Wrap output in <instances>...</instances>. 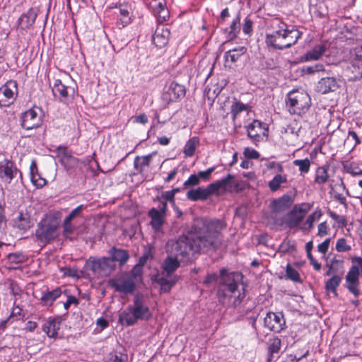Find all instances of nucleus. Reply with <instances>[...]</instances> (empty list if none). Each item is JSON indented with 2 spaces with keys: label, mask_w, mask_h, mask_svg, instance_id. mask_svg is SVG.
Returning a JSON list of instances; mask_svg holds the SVG:
<instances>
[{
  "label": "nucleus",
  "mask_w": 362,
  "mask_h": 362,
  "mask_svg": "<svg viewBox=\"0 0 362 362\" xmlns=\"http://www.w3.org/2000/svg\"><path fill=\"white\" fill-rule=\"evenodd\" d=\"M201 224L194 232L168 242L166 251L168 256L163 263L162 272L174 275L180 267V262L189 259L191 254L215 250L221 245V233L226 228V223L219 219H202Z\"/></svg>",
  "instance_id": "obj_1"
},
{
  "label": "nucleus",
  "mask_w": 362,
  "mask_h": 362,
  "mask_svg": "<svg viewBox=\"0 0 362 362\" xmlns=\"http://www.w3.org/2000/svg\"><path fill=\"white\" fill-rule=\"evenodd\" d=\"M272 32L267 33L265 43L269 48L283 50L291 47L301 38L303 33L296 25H287L279 18L271 23Z\"/></svg>",
  "instance_id": "obj_2"
},
{
  "label": "nucleus",
  "mask_w": 362,
  "mask_h": 362,
  "mask_svg": "<svg viewBox=\"0 0 362 362\" xmlns=\"http://www.w3.org/2000/svg\"><path fill=\"white\" fill-rule=\"evenodd\" d=\"M241 279L240 273H227L225 269L221 270L218 296L223 303L235 306L244 298L245 288L240 284Z\"/></svg>",
  "instance_id": "obj_3"
},
{
  "label": "nucleus",
  "mask_w": 362,
  "mask_h": 362,
  "mask_svg": "<svg viewBox=\"0 0 362 362\" xmlns=\"http://www.w3.org/2000/svg\"><path fill=\"white\" fill-rule=\"evenodd\" d=\"M152 317V313L144 300L143 296L135 295L133 298V304L129 305L119 315V322L131 326L138 320H148Z\"/></svg>",
  "instance_id": "obj_4"
},
{
  "label": "nucleus",
  "mask_w": 362,
  "mask_h": 362,
  "mask_svg": "<svg viewBox=\"0 0 362 362\" xmlns=\"http://www.w3.org/2000/svg\"><path fill=\"white\" fill-rule=\"evenodd\" d=\"M60 219L54 214H47L37 224L35 230L37 240L47 245L59 235Z\"/></svg>",
  "instance_id": "obj_5"
},
{
  "label": "nucleus",
  "mask_w": 362,
  "mask_h": 362,
  "mask_svg": "<svg viewBox=\"0 0 362 362\" xmlns=\"http://www.w3.org/2000/svg\"><path fill=\"white\" fill-rule=\"evenodd\" d=\"M233 179V176L228 174L226 177L211 183L206 188L198 187L197 189H190L187 192L186 196L189 200H206L211 195L217 193L220 189L226 190Z\"/></svg>",
  "instance_id": "obj_6"
},
{
  "label": "nucleus",
  "mask_w": 362,
  "mask_h": 362,
  "mask_svg": "<svg viewBox=\"0 0 362 362\" xmlns=\"http://www.w3.org/2000/svg\"><path fill=\"white\" fill-rule=\"evenodd\" d=\"M310 105V97L305 91L293 90L287 95L286 106L291 114L303 115L308 112Z\"/></svg>",
  "instance_id": "obj_7"
},
{
  "label": "nucleus",
  "mask_w": 362,
  "mask_h": 362,
  "mask_svg": "<svg viewBox=\"0 0 362 362\" xmlns=\"http://www.w3.org/2000/svg\"><path fill=\"white\" fill-rule=\"evenodd\" d=\"M86 265L98 277L109 276L117 267L116 263L107 257H90Z\"/></svg>",
  "instance_id": "obj_8"
},
{
  "label": "nucleus",
  "mask_w": 362,
  "mask_h": 362,
  "mask_svg": "<svg viewBox=\"0 0 362 362\" xmlns=\"http://www.w3.org/2000/svg\"><path fill=\"white\" fill-rule=\"evenodd\" d=\"M108 284L117 292L129 294L135 289V277L127 274H118L110 279Z\"/></svg>",
  "instance_id": "obj_9"
},
{
  "label": "nucleus",
  "mask_w": 362,
  "mask_h": 362,
  "mask_svg": "<svg viewBox=\"0 0 362 362\" xmlns=\"http://www.w3.org/2000/svg\"><path fill=\"white\" fill-rule=\"evenodd\" d=\"M312 207L313 204L305 202L295 205L288 214L287 225L288 227L291 228L298 227Z\"/></svg>",
  "instance_id": "obj_10"
},
{
  "label": "nucleus",
  "mask_w": 362,
  "mask_h": 362,
  "mask_svg": "<svg viewBox=\"0 0 362 362\" xmlns=\"http://www.w3.org/2000/svg\"><path fill=\"white\" fill-rule=\"evenodd\" d=\"M168 204L165 202H161L158 208H152L148 211V216L151 218L150 224L152 228L158 231L165 222Z\"/></svg>",
  "instance_id": "obj_11"
},
{
  "label": "nucleus",
  "mask_w": 362,
  "mask_h": 362,
  "mask_svg": "<svg viewBox=\"0 0 362 362\" xmlns=\"http://www.w3.org/2000/svg\"><path fill=\"white\" fill-rule=\"evenodd\" d=\"M286 325L284 315L281 313L269 312L264 318V326L270 331L281 332Z\"/></svg>",
  "instance_id": "obj_12"
},
{
  "label": "nucleus",
  "mask_w": 362,
  "mask_h": 362,
  "mask_svg": "<svg viewBox=\"0 0 362 362\" xmlns=\"http://www.w3.org/2000/svg\"><path fill=\"white\" fill-rule=\"evenodd\" d=\"M247 136L252 142L257 145L267 136V129L264 124L257 119H255L247 126Z\"/></svg>",
  "instance_id": "obj_13"
},
{
  "label": "nucleus",
  "mask_w": 362,
  "mask_h": 362,
  "mask_svg": "<svg viewBox=\"0 0 362 362\" xmlns=\"http://www.w3.org/2000/svg\"><path fill=\"white\" fill-rule=\"evenodd\" d=\"M17 83L15 81L7 82L0 88V105L8 106L17 95Z\"/></svg>",
  "instance_id": "obj_14"
},
{
  "label": "nucleus",
  "mask_w": 362,
  "mask_h": 362,
  "mask_svg": "<svg viewBox=\"0 0 362 362\" xmlns=\"http://www.w3.org/2000/svg\"><path fill=\"white\" fill-rule=\"evenodd\" d=\"M185 95V88L183 86L171 82L167 89L162 95V100L166 105L177 101L179 98L184 97Z\"/></svg>",
  "instance_id": "obj_15"
},
{
  "label": "nucleus",
  "mask_w": 362,
  "mask_h": 362,
  "mask_svg": "<svg viewBox=\"0 0 362 362\" xmlns=\"http://www.w3.org/2000/svg\"><path fill=\"white\" fill-rule=\"evenodd\" d=\"M41 124V117L34 109H30L21 115V126L27 130L37 128Z\"/></svg>",
  "instance_id": "obj_16"
},
{
  "label": "nucleus",
  "mask_w": 362,
  "mask_h": 362,
  "mask_svg": "<svg viewBox=\"0 0 362 362\" xmlns=\"http://www.w3.org/2000/svg\"><path fill=\"white\" fill-rule=\"evenodd\" d=\"M37 16V10L35 8H30L28 11L23 13L18 20V29L21 34L24 31L31 28L35 22Z\"/></svg>",
  "instance_id": "obj_17"
},
{
  "label": "nucleus",
  "mask_w": 362,
  "mask_h": 362,
  "mask_svg": "<svg viewBox=\"0 0 362 362\" xmlns=\"http://www.w3.org/2000/svg\"><path fill=\"white\" fill-rule=\"evenodd\" d=\"M34 226V221L27 211H21L13 220V226L18 230L25 233Z\"/></svg>",
  "instance_id": "obj_18"
},
{
  "label": "nucleus",
  "mask_w": 362,
  "mask_h": 362,
  "mask_svg": "<svg viewBox=\"0 0 362 362\" xmlns=\"http://www.w3.org/2000/svg\"><path fill=\"white\" fill-rule=\"evenodd\" d=\"M150 6L158 21L163 22L168 20L169 11L166 7L165 0H152Z\"/></svg>",
  "instance_id": "obj_19"
},
{
  "label": "nucleus",
  "mask_w": 362,
  "mask_h": 362,
  "mask_svg": "<svg viewBox=\"0 0 362 362\" xmlns=\"http://www.w3.org/2000/svg\"><path fill=\"white\" fill-rule=\"evenodd\" d=\"M17 169L12 161L4 160L0 162V177L6 182H11L17 174Z\"/></svg>",
  "instance_id": "obj_20"
},
{
  "label": "nucleus",
  "mask_w": 362,
  "mask_h": 362,
  "mask_svg": "<svg viewBox=\"0 0 362 362\" xmlns=\"http://www.w3.org/2000/svg\"><path fill=\"white\" fill-rule=\"evenodd\" d=\"M177 280V276L166 274L165 272H161L156 279V281L160 286V291L163 293L170 292Z\"/></svg>",
  "instance_id": "obj_21"
},
{
  "label": "nucleus",
  "mask_w": 362,
  "mask_h": 362,
  "mask_svg": "<svg viewBox=\"0 0 362 362\" xmlns=\"http://www.w3.org/2000/svg\"><path fill=\"white\" fill-rule=\"evenodd\" d=\"M170 30L165 26H158L153 35V44L158 48L165 47L169 40Z\"/></svg>",
  "instance_id": "obj_22"
},
{
  "label": "nucleus",
  "mask_w": 362,
  "mask_h": 362,
  "mask_svg": "<svg viewBox=\"0 0 362 362\" xmlns=\"http://www.w3.org/2000/svg\"><path fill=\"white\" fill-rule=\"evenodd\" d=\"M57 157L61 164L67 170L75 168L78 163L76 158L74 157L66 148H60Z\"/></svg>",
  "instance_id": "obj_23"
},
{
  "label": "nucleus",
  "mask_w": 362,
  "mask_h": 362,
  "mask_svg": "<svg viewBox=\"0 0 362 362\" xmlns=\"http://www.w3.org/2000/svg\"><path fill=\"white\" fill-rule=\"evenodd\" d=\"M118 17L117 24L121 25L120 28H124L132 21L133 16L132 13V8L129 5H120L118 8Z\"/></svg>",
  "instance_id": "obj_24"
},
{
  "label": "nucleus",
  "mask_w": 362,
  "mask_h": 362,
  "mask_svg": "<svg viewBox=\"0 0 362 362\" xmlns=\"http://www.w3.org/2000/svg\"><path fill=\"white\" fill-rule=\"evenodd\" d=\"M344 74L349 81H356L362 78V62L354 61L346 69H344Z\"/></svg>",
  "instance_id": "obj_25"
},
{
  "label": "nucleus",
  "mask_w": 362,
  "mask_h": 362,
  "mask_svg": "<svg viewBox=\"0 0 362 362\" xmlns=\"http://www.w3.org/2000/svg\"><path fill=\"white\" fill-rule=\"evenodd\" d=\"M71 88L64 85L59 79L54 81L52 92L54 97L58 98L61 101H65L71 97Z\"/></svg>",
  "instance_id": "obj_26"
},
{
  "label": "nucleus",
  "mask_w": 362,
  "mask_h": 362,
  "mask_svg": "<svg viewBox=\"0 0 362 362\" xmlns=\"http://www.w3.org/2000/svg\"><path fill=\"white\" fill-rule=\"evenodd\" d=\"M293 202L291 195L284 194L282 197L274 199L271 204L272 209L276 212L284 211L288 209Z\"/></svg>",
  "instance_id": "obj_27"
},
{
  "label": "nucleus",
  "mask_w": 362,
  "mask_h": 362,
  "mask_svg": "<svg viewBox=\"0 0 362 362\" xmlns=\"http://www.w3.org/2000/svg\"><path fill=\"white\" fill-rule=\"evenodd\" d=\"M339 88V84L333 77L322 78L317 85L318 91L322 94L335 91Z\"/></svg>",
  "instance_id": "obj_28"
},
{
  "label": "nucleus",
  "mask_w": 362,
  "mask_h": 362,
  "mask_svg": "<svg viewBox=\"0 0 362 362\" xmlns=\"http://www.w3.org/2000/svg\"><path fill=\"white\" fill-rule=\"evenodd\" d=\"M62 293V289L57 287L52 291L46 290L42 293L40 300L42 305L51 306L54 302L61 296Z\"/></svg>",
  "instance_id": "obj_29"
},
{
  "label": "nucleus",
  "mask_w": 362,
  "mask_h": 362,
  "mask_svg": "<svg viewBox=\"0 0 362 362\" xmlns=\"http://www.w3.org/2000/svg\"><path fill=\"white\" fill-rule=\"evenodd\" d=\"M326 267L328 269L325 273L327 276L339 275L344 272V262L343 259L334 257L326 264Z\"/></svg>",
  "instance_id": "obj_30"
},
{
  "label": "nucleus",
  "mask_w": 362,
  "mask_h": 362,
  "mask_svg": "<svg viewBox=\"0 0 362 362\" xmlns=\"http://www.w3.org/2000/svg\"><path fill=\"white\" fill-rule=\"evenodd\" d=\"M110 259L113 260V262H118L120 266H123L129 259V255L127 250L119 249L116 247H112L109 251Z\"/></svg>",
  "instance_id": "obj_31"
},
{
  "label": "nucleus",
  "mask_w": 362,
  "mask_h": 362,
  "mask_svg": "<svg viewBox=\"0 0 362 362\" xmlns=\"http://www.w3.org/2000/svg\"><path fill=\"white\" fill-rule=\"evenodd\" d=\"M30 175L32 183L37 187H42L47 183L45 178L42 177L38 172L37 163L35 160H32L30 165Z\"/></svg>",
  "instance_id": "obj_32"
},
{
  "label": "nucleus",
  "mask_w": 362,
  "mask_h": 362,
  "mask_svg": "<svg viewBox=\"0 0 362 362\" xmlns=\"http://www.w3.org/2000/svg\"><path fill=\"white\" fill-rule=\"evenodd\" d=\"M325 51L326 46L325 45H317L311 50L308 51L303 57V59L305 62L317 60L325 54Z\"/></svg>",
  "instance_id": "obj_33"
},
{
  "label": "nucleus",
  "mask_w": 362,
  "mask_h": 362,
  "mask_svg": "<svg viewBox=\"0 0 362 362\" xmlns=\"http://www.w3.org/2000/svg\"><path fill=\"white\" fill-rule=\"evenodd\" d=\"M60 328V322L55 319L47 320L42 327L43 331L49 337L54 338L58 334Z\"/></svg>",
  "instance_id": "obj_34"
},
{
  "label": "nucleus",
  "mask_w": 362,
  "mask_h": 362,
  "mask_svg": "<svg viewBox=\"0 0 362 362\" xmlns=\"http://www.w3.org/2000/svg\"><path fill=\"white\" fill-rule=\"evenodd\" d=\"M246 50L247 49L245 47H239L226 52L224 54L226 62H236L238 59L246 52Z\"/></svg>",
  "instance_id": "obj_35"
},
{
  "label": "nucleus",
  "mask_w": 362,
  "mask_h": 362,
  "mask_svg": "<svg viewBox=\"0 0 362 362\" xmlns=\"http://www.w3.org/2000/svg\"><path fill=\"white\" fill-rule=\"evenodd\" d=\"M152 158V155H146L144 156H136L134 161L135 169L141 174H143L150 165Z\"/></svg>",
  "instance_id": "obj_36"
},
{
  "label": "nucleus",
  "mask_w": 362,
  "mask_h": 362,
  "mask_svg": "<svg viewBox=\"0 0 362 362\" xmlns=\"http://www.w3.org/2000/svg\"><path fill=\"white\" fill-rule=\"evenodd\" d=\"M322 214L323 213L321 209L317 208L311 214L308 216L305 222L301 227V229L304 230H310L314 226V223L318 221Z\"/></svg>",
  "instance_id": "obj_37"
},
{
  "label": "nucleus",
  "mask_w": 362,
  "mask_h": 362,
  "mask_svg": "<svg viewBox=\"0 0 362 362\" xmlns=\"http://www.w3.org/2000/svg\"><path fill=\"white\" fill-rule=\"evenodd\" d=\"M329 165H322L318 167L315 173V182L319 185H324L329 180L328 175Z\"/></svg>",
  "instance_id": "obj_38"
},
{
  "label": "nucleus",
  "mask_w": 362,
  "mask_h": 362,
  "mask_svg": "<svg viewBox=\"0 0 362 362\" xmlns=\"http://www.w3.org/2000/svg\"><path fill=\"white\" fill-rule=\"evenodd\" d=\"M286 175L277 173L268 183V187L272 192H276L280 189L283 184L287 183Z\"/></svg>",
  "instance_id": "obj_39"
},
{
  "label": "nucleus",
  "mask_w": 362,
  "mask_h": 362,
  "mask_svg": "<svg viewBox=\"0 0 362 362\" xmlns=\"http://www.w3.org/2000/svg\"><path fill=\"white\" fill-rule=\"evenodd\" d=\"M281 349V340L276 337L270 339L268 346V357L267 362H271L274 358V354H278Z\"/></svg>",
  "instance_id": "obj_40"
},
{
  "label": "nucleus",
  "mask_w": 362,
  "mask_h": 362,
  "mask_svg": "<svg viewBox=\"0 0 362 362\" xmlns=\"http://www.w3.org/2000/svg\"><path fill=\"white\" fill-rule=\"evenodd\" d=\"M199 144V139L197 136L189 139L185 145L183 153L187 157H192Z\"/></svg>",
  "instance_id": "obj_41"
},
{
  "label": "nucleus",
  "mask_w": 362,
  "mask_h": 362,
  "mask_svg": "<svg viewBox=\"0 0 362 362\" xmlns=\"http://www.w3.org/2000/svg\"><path fill=\"white\" fill-rule=\"evenodd\" d=\"M332 276L325 282V289L337 296V289L341 284V277L339 275H332Z\"/></svg>",
  "instance_id": "obj_42"
},
{
  "label": "nucleus",
  "mask_w": 362,
  "mask_h": 362,
  "mask_svg": "<svg viewBox=\"0 0 362 362\" xmlns=\"http://www.w3.org/2000/svg\"><path fill=\"white\" fill-rule=\"evenodd\" d=\"M295 166L298 167L300 175H304L310 171L311 162L308 158L296 159L293 162Z\"/></svg>",
  "instance_id": "obj_43"
},
{
  "label": "nucleus",
  "mask_w": 362,
  "mask_h": 362,
  "mask_svg": "<svg viewBox=\"0 0 362 362\" xmlns=\"http://www.w3.org/2000/svg\"><path fill=\"white\" fill-rule=\"evenodd\" d=\"M247 110V106L239 101L234 102L230 107V112L232 115L233 120H235L239 113L246 111Z\"/></svg>",
  "instance_id": "obj_44"
},
{
  "label": "nucleus",
  "mask_w": 362,
  "mask_h": 362,
  "mask_svg": "<svg viewBox=\"0 0 362 362\" xmlns=\"http://www.w3.org/2000/svg\"><path fill=\"white\" fill-rule=\"evenodd\" d=\"M335 248L339 252H345L350 251L351 246L348 244L347 240L344 238H340L337 240Z\"/></svg>",
  "instance_id": "obj_45"
},
{
  "label": "nucleus",
  "mask_w": 362,
  "mask_h": 362,
  "mask_svg": "<svg viewBox=\"0 0 362 362\" xmlns=\"http://www.w3.org/2000/svg\"><path fill=\"white\" fill-rule=\"evenodd\" d=\"M286 273L287 278L292 280L293 281L298 282L300 281L298 272L290 264L287 265Z\"/></svg>",
  "instance_id": "obj_46"
},
{
  "label": "nucleus",
  "mask_w": 362,
  "mask_h": 362,
  "mask_svg": "<svg viewBox=\"0 0 362 362\" xmlns=\"http://www.w3.org/2000/svg\"><path fill=\"white\" fill-rule=\"evenodd\" d=\"M265 167L268 170H274L275 173H282L284 172V166L281 163L276 161H269L265 163Z\"/></svg>",
  "instance_id": "obj_47"
},
{
  "label": "nucleus",
  "mask_w": 362,
  "mask_h": 362,
  "mask_svg": "<svg viewBox=\"0 0 362 362\" xmlns=\"http://www.w3.org/2000/svg\"><path fill=\"white\" fill-rule=\"evenodd\" d=\"M63 235L64 237H68L69 235L72 234L75 230V227L71 223V221L64 218L63 224Z\"/></svg>",
  "instance_id": "obj_48"
},
{
  "label": "nucleus",
  "mask_w": 362,
  "mask_h": 362,
  "mask_svg": "<svg viewBox=\"0 0 362 362\" xmlns=\"http://www.w3.org/2000/svg\"><path fill=\"white\" fill-rule=\"evenodd\" d=\"M158 200L161 202H165L167 203V202H169L173 205L175 204V196L173 194V193L169 191H165L161 193L160 198L157 197Z\"/></svg>",
  "instance_id": "obj_49"
},
{
  "label": "nucleus",
  "mask_w": 362,
  "mask_h": 362,
  "mask_svg": "<svg viewBox=\"0 0 362 362\" xmlns=\"http://www.w3.org/2000/svg\"><path fill=\"white\" fill-rule=\"evenodd\" d=\"M324 70V65L321 63H317L312 66H308L303 69V71L306 74H314L315 72L323 71Z\"/></svg>",
  "instance_id": "obj_50"
},
{
  "label": "nucleus",
  "mask_w": 362,
  "mask_h": 362,
  "mask_svg": "<svg viewBox=\"0 0 362 362\" xmlns=\"http://www.w3.org/2000/svg\"><path fill=\"white\" fill-rule=\"evenodd\" d=\"M84 209L85 206L83 204L78 206L76 208L72 210L65 218L72 221L74 218L80 217L81 216V212Z\"/></svg>",
  "instance_id": "obj_51"
},
{
  "label": "nucleus",
  "mask_w": 362,
  "mask_h": 362,
  "mask_svg": "<svg viewBox=\"0 0 362 362\" xmlns=\"http://www.w3.org/2000/svg\"><path fill=\"white\" fill-rule=\"evenodd\" d=\"M329 228L326 221L322 222L318 225L317 227V235L320 237H324L329 233Z\"/></svg>",
  "instance_id": "obj_52"
},
{
  "label": "nucleus",
  "mask_w": 362,
  "mask_h": 362,
  "mask_svg": "<svg viewBox=\"0 0 362 362\" xmlns=\"http://www.w3.org/2000/svg\"><path fill=\"white\" fill-rule=\"evenodd\" d=\"M243 154L245 157L250 159H257L259 157V152L250 147L244 149Z\"/></svg>",
  "instance_id": "obj_53"
},
{
  "label": "nucleus",
  "mask_w": 362,
  "mask_h": 362,
  "mask_svg": "<svg viewBox=\"0 0 362 362\" xmlns=\"http://www.w3.org/2000/svg\"><path fill=\"white\" fill-rule=\"evenodd\" d=\"M199 183V177L196 174H193L189 177V178L184 182L183 185L185 187H188L197 185Z\"/></svg>",
  "instance_id": "obj_54"
},
{
  "label": "nucleus",
  "mask_w": 362,
  "mask_h": 362,
  "mask_svg": "<svg viewBox=\"0 0 362 362\" xmlns=\"http://www.w3.org/2000/svg\"><path fill=\"white\" fill-rule=\"evenodd\" d=\"M8 259L12 263H20L23 262L24 256L21 253H11L8 255Z\"/></svg>",
  "instance_id": "obj_55"
},
{
  "label": "nucleus",
  "mask_w": 362,
  "mask_h": 362,
  "mask_svg": "<svg viewBox=\"0 0 362 362\" xmlns=\"http://www.w3.org/2000/svg\"><path fill=\"white\" fill-rule=\"evenodd\" d=\"M330 241L331 238H327L322 243L319 244L317 246L318 252L323 255H325L328 251Z\"/></svg>",
  "instance_id": "obj_56"
},
{
  "label": "nucleus",
  "mask_w": 362,
  "mask_h": 362,
  "mask_svg": "<svg viewBox=\"0 0 362 362\" xmlns=\"http://www.w3.org/2000/svg\"><path fill=\"white\" fill-rule=\"evenodd\" d=\"M214 170L215 167H211L205 171H199L197 175L199 177V180L203 179L204 180H209L211 173L214 171Z\"/></svg>",
  "instance_id": "obj_57"
},
{
  "label": "nucleus",
  "mask_w": 362,
  "mask_h": 362,
  "mask_svg": "<svg viewBox=\"0 0 362 362\" xmlns=\"http://www.w3.org/2000/svg\"><path fill=\"white\" fill-rule=\"evenodd\" d=\"M79 300L75 296H69L66 301L64 303V308L66 310H68L71 305L74 304L77 306Z\"/></svg>",
  "instance_id": "obj_58"
},
{
  "label": "nucleus",
  "mask_w": 362,
  "mask_h": 362,
  "mask_svg": "<svg viewBox=\"0 0 362 362\" xmlns=\"http://www.w3.org/2000/svg\"><path fill=\"white\" fill-rule=\"evenodd\" d=\"M218 281V276L215 273L208 274L204 281V284L206 286H210L211 284H215Z\"/></svg>",
  "instance_id": "obj_59"
},
{
  "label": "nucleus",
  "mask_w": 362,
  "mask_h": 362,
  "mask_svg": "<svg viewBox=\"0 0 362 362\" xmlns=\"http://www.w3.org/2000/svg\"><path fill=\"white\" fill-rule=\"evenodd\" d=\"M110 361V362H127V356L122 354H115L111 356Z\"/></svg>",
  "instance_id": "obj_60"
},
{
  "label": "nucleus",
  "mask_w": 362,
  "mask_h": 362,
  "mask_svg": "<svg viewBox=\"0 0 362 362\" xmlns=\"http://www.w3.org/2000/svg\"><path fill=\"white\" fill-rule=\"evenodd\" d=\"M252 30V21L249 19L248 18H246L245 19V22L243 26V31L245 34H250V33Z\"/></svg>",
  "instance_id": "obj_61"
},
{
  "label": "nucleus",
  "mask_w": 362,
  "mask_h": 362,
  "mask_svg": "<svg viewBox=\"0 0 362 362\" xmlns=\"http://www.w3.org/2000/svg\"><path fill=\"white\" fill-rule=\"evenodd\" d=\"M240 18L238 16L230 25V33L235 34L239 30Z\"/></svg>",
  "instance_id": "obj_62"
},
{
  "label": "nucleus",
  "mask_w": 362,
  "mask_h": 362,
  "mask_svg": "<svg viewBox=\"0 0 362 362\" xmlns=\"http://www.w3.org/2000/svg\"><path fill=\"white\" fill-rule=\"evenodd\" d=\"M148 117L145 114H141V115L136 116L134 120V122L140 123L142 124H146L148 122Z\"/></svg>",
  "instance_id": "obj_63"
},
{
  "label": "nucleus",
  "mask_w": 362,
  "mask_h": 362,
  "mask_svg": "<svg viewBox=\"0 0 362 362\" xmlns=\"http://www.w3.org/2000/svg\"><path fill=\"white\" fill-rule=\"evenodd\" d=\"M355 54L356 59L362 62V45L356 47L355 49Z\"/></svg>",
  "instance_id": "obj_64"
}]
</instances>
